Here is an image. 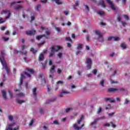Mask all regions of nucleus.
<instances>
[{"label":"nucleus","instance_id":"f257e3e1","mask_svg":"<svg viewBox=\"0 0 130 130\" xmlns=\"http://www.w3.org/2000/svg\"><path fill=\"white\" fill-rule=\"evenodd\" d=\"M1 57H0V61L3 65V69H5L7 74L9 75V74H10V68H9V67H8L7 66L6 60H5V58H4V56H5V52H4V51H1Z\"/></svg>","mask_w":130,"mask_h":130},{"label":"nucleus","instance_id":"f03ea898","mask_svg":"<svg viewBox=\"0 0 130 130\" xmlns=\"http://www.w3.org/2000/svg\"><path fill=\"white\" fill-rule=\"evenodd\" d=\"M84 119V116L81 115L80 118L77 120V123H75L73 125V127L75 130H80L82 129V128L85 125L84 124L81 125V126L80 127V124L81 122L83 121Z\"/></svg>","mask_w":130,"mask_h":130},{"label":"nucleus","instance_id":"7ed1b4c3","mask_svg":"<svg viewBox=\"0 0 130 130\" xmlns=\"http://www.w3.org/2000/svg\"><path fill=\"white\" fill-rule=\"evenodd\" d=\"M62 49V47L60 46H54L51 48V53L49 54V57L53 56L55 52H57L58 50Z\"/></svg>","mask_w":130,"mask_h":130},{"label":"nucleus","instance_id":"20e7f679","mask_svg":"<svg viewBox=\"0 0 130 130\" xmlns=\"http://www.w3.org/2000/svg\"><path fill=\"white\" fill-rule=\"evenodd\" d=\"M21 3H23L22 1H18L17 2H13L11 4V7H13L14 5L15 10H17V11H21L22 9L24 8V6L21 5H17L16 4H21Z\"/></svg>","mask_w":130,"mask_h":130},{"label":"nucleus","instance_id":"39448f33","mask_svg":"<svg viewBox=\"0 0 130 130\" xmlns=\"http://www.w3.org/2000/svg\"><path fill=\"white\" fill-rule=\"evenodd\" d=\"M6 130H19V126H17L16 123H13L8 125Z\"/></svg>","mask_w":130,"mask_h":130},{"label":"nucleus","instance_id":"423d86ee","mask_svg":"<svg viewBox=\"0 0 130 130\" xmlns=\"http://www.w3.org/2000/svg\"><path fill=\"white\" fill-rule=\"evenodd\" d=\"M95 35L98 36V38H96L95 39H97L100 41V42H103L104 41V38H103V36L100 30H95Z\"/></svg>","mask_w":130,"mask_h":130},{"label":"nucleus","instance_id":"0eeeda50","mask_svg":"<svg viewBox=\"0 0 130 130\" xmlns=\"http://www.w3.org/2000/svg\"><path fill=\"white\" fill-rule=\"evenodd\" d=\"M25 76H27V77H28V78H30L31 77V75L30 74L27 73V72H24L21 75V77H20V82L19 84V86H21L22 84H23V80L26 78Z\"/></svg>","mask_w":130,"mask_h":130},{"label":"nucleus","instance_id":"6e6552de","mask_svg":"<svg viewBox=\"0 0 130 130\" xmlns=\"http://www.w3.org/2000/svg\"><path fill=\"white\" fill-rule=\"evenodd\" d=\"M85 63L86 64L87 70H90L91 69V66L92 64V60L90 58H86Z\"/></svg>","mask_w":130,"mask_h":130},{"label":"nucleus","instance_id":"1a4fd4ad","mask_svg":"<svg viewBox=\"0 0 130 130\" xmlns=\"http://www.w3.org/2000/svg\"><path fill=\"white\" fill-rule=\"evenodd\" d=\"M25 48H27V47L26 46H21V51H20V54L27 56V55L28 54V52H27V51H24V49H25Z\"/></svg>","mask_w":130,"mask_h":130},{"label":"nucleus","instance_id":"9d476101","mask_svg":"<svg viewBox=\"0 0 130 130\" xmlns=\"http://www.w3.org/2000/svg\"><path fill=\"white\" fill-rule=\"evenodd\" d=\"M5 14H8V16L6 17L5 19H9L10 17H11V13H10V11L8 10H2L1 12V15H4Z\"/></svg>","mask_w":130,"mask_h":130},{"label":"nucleus","instance_id":"9b49d317","mask_svg":"<svg viewBox=\"0 0 130 130\" xmlns=\"http://www.w3.org/2000/svg\"><path fill=\"white\" fill-rule=\"evenodd\" d=\"M68 94H70V92L68 90H66L64 89H61L60 91V93L59 95V97H63V95H67Z\"/></svg>","mask_w":130,"mask_h":130},{"label":"nucleus","instance_id":"f8f14e48","mask_svg":"<svg viewBox=\"0 0 130 130\" xmlns=\"http://www.w3.org/2000/svg\"><path fill=\"white\" fill-rule=\"evenodd\" d=\"M106 1L108 4L110 5L112 10L115 11L116 10V8H115V5L113 4V2H112L111 0H106Z\"/></svg>","mask_w":130,"mask_h":130},{"label":"nucleus","instance_id":"ddd939ff","mask_svg":"<svg viewBox=\"0 0 130 130\" xmlns=\"http://www.w3.org/2000/svg\"><path fill=\"white\" fill-rule=\"evenodd\" d=\"M55 69V66L53 65L52 68L50 70V74L49 75V78H52L53 77V73H54V69Z\"/></svg>","mask_w":130,"mask_h":130},{"label":"nucleus","instance_id":"4468645a","mask_svg":"<svg viewBox=\"0 0 130 130\" xmlns=\"http://www.w3.org/2000/svg\"><path fill=\"white\" fill-rule=\"evenodd\" d=\"M124 89L123 88H110L108 89V92H116V91H124Z\"/></svg>","mask_w":130,"mask_h":130},{"label":"nucleus","instance_id":"2eb2a0df","mask_svg":"<svg viewBox=\"0 0 130 130\" xmlns=\"http://www.w3.org/2000/svg\"><path fill=\"white\" fill-rule=\"evenodd\" d=\"M39 79L42 81V83H44V84H45V83H46V80H45L44 75H43V74L39 75Z\"/></svg>","mask_w":130,"mask_h":130},{"label":"nucleus","instance_id":"dca6fc26","mask_svg":"<svg viewBox=\"0 0 130 130\" xmlns=\"http://www.w3.org/2000/svg\"><path fill=\"white\" fill-rule=\"evenodd\" d=\"M35 33H36V31L35 30H28L26 31V35H29L30 36H31V35H35Z\"/></svg>","mask_w":130,"mask_h":130},{"label":"nucleus","instance_id":"f3484780","mask_svg":"<svg viewBox=\"0 0 130 130\" xmlns=\"http://www.w3.org/2000/svg\"><path fill=\"white\" fill-rule=\"evenodd\" d=\"M2 93L3 94V97L5 100H7V93L6 92V90H2Z\"/></svg>","mask_w":130,"mask_h":130},{"label":"nucleus","instance_id":"a211bd4d","mask_svg":"<svg viewBox=\"0 0 130 130\" xmlns=\"http://www.w3.org/2000/svg\"><path fill=\"white\" fill-rule=\"evenodd\" d=\"M99 121V119H97V118H95L93 122H91L90 124V125H96L97 124V121Z\"/></svg>","mask_w":130,"mask_h":130},{"label":"nucleus","instance_id":"6ab92c4d","mask_svg":"<svg viewBox=\"0 0 130 130\" xmlns=\"http://www.w3.org/2000/svg\"><path fill=\"white\" fill-rule=\"evenodd\" d=\"M32 93L34 96H35V97H36L37 95V88H36V87H35L32 89Z\"/></svg>","mask_w":130,"mask_h":130},{"label":"nucleus","instance_id":"aec40b11","mask_svg":"<svg viewBox=\"0 0 130 130\" xmlns=\"http://www.w3.org/2000/svg\"><path fill=\"white\" fill-rule=\"evenodd\" d=\"M43 59H44V55H43V54L41 53L39 56V60L40 61H41L42 60H43Z\"/></svg>","mask_w":130,"mask_h":130},{"label":"nucleus","instance_id":"412c9836","mask_svg":"<svg viewBox=\"0 0 130 130\" xmlns=\"http://www.w3.org/2000/svg\"><path fill=\"white\" fill-rule=\"evenodd\" d=\"M97 14H98V15H99L100 16H104L105 12L102 11H97Z\"/></svg>","mask_w":130,"mask_h":130},{"label":"nucleus","instance_id":"4be33fe9","mask_svg":"<svg viewBox=\"0 0 130 130\" xmlns=\"http://www.w3.org/2000/svg\"><path fill=\"white\" fill-rule=\"evenodd\" d=\"M52 2H55L57 5H62V3L59 0H52Z\"/></svg>","mask_w":130,"mask_h":130},{"label":"nucleus","instance_id":"5701e85b","mask_svg":"<svg viewBox=\"0 0 130 130\" xmlns=\"http://www.w3.org/2000/svg\"><path fill=\"white\" fill-rule=\"evenodd\" d=\"M83 48V45L79 44L77 46V49L78 50H81Z\"/></svg>","mask_w":130,"mask_h":130},{"label":"nucleus","instance_id":"b1692460","mask_svg":"<svg viewBox=\"0 0 130 130\" xmlns=\"http://www.w3.org/2000/svg\"><path fill=\"white\" fill-rule=\"evenodd\" d=\"M42 37H45V38L47 39V37H46V36H45V35H43V36H38L37 37V40H39L41 39V38H42Z\"/></svg>","mask_w":130,"mask_h":130},{"label":"nucleus","instance_id":"393cba45","mask_svg":"<svg viewBox=\"0 0 130 130\" xmlns=\"http://www.w3.org/2000/svg\"><path fill=\"white\" fill-rule=\"evenodd\" d=\"M57 55L59 58H61L62 57V55H63V52H59L57 54Z\"/></svg>","mask_w":130,"mask_h":130},{"label":"nucleus","instance_id":"a878e982","mask_svg":"<svg viewBox=\"0 0 130 130\" xmlns=\"http://www.w3.org/2000/svg\"><path fill=\"white\" fill-rule=\"evenodd\" d=\"M16 102H17L18 104H22V103H25V101H23L21 100H16Z\"/></svg>","mask_w":130,"mask_h":130},{"label":"nucleus","instance_id":"bb28decb","mask_svg":"<svg viewBox=\"0 0 130 130\" xmlns=\"http://www.w3.org/2000/svg\"><path fill=\"white\" fill-rule=\"evenodd\" d=\"M7 19H4L3 18H0V24H3V23H5V22H6V20H7Z\"/></svg>","mask_w":130,"mask_h":130},{"label":"nucleus","instance_id":"cd10ccee","mask_svg":"<svg viewBox=\"0 0 130 130\" xmlns=\"http://www.w3.org/2000/svg\"><path fill=\"white\" fill-rule=\"evenodd\" d=\"M100 5L102 6L103 8H105V3H104V1H102L100 3Z\"/></svg>","mask_w":130,"mask_h":130},{"label":"nucleus","instance_id":"c85d7f7f","mask_svg":"<svg viewBox=\"0 0 130 130\" xmlns=\"http://www.w3.org/2000/svg\"><path fill=\"white\" fill-rule=\"evenodd\" d=\"M72 110H73V108H68V109H66V112L67 113H69V112H70V111H72Z\"/></svg>","mask_w":130,"mask_h":130},{"label":"nucleus","instance_id":"c756f323","mask_svg":"<svg viewBox=\"0 0 130 130\" xmlns=\"http://www.w3.org/2000/svg\"><path fill=\"white\" fill-rule=\"evenodd\" d=\"M27 71L30 73V74H33L34 73V71L32 69H30L29 68L26 69Z\"/></svg>","mask_w":130,"mask_h":130},{"label":"nucleus","instance_id":"7c9ffc66","mask_svg":"<svg viewBox=\"0 0 130 130\" xmlns=\"http://www.w3.org/2000/svg\"><path fill=\"white\" fill-rule=\"evenodd\" d=\"M121 47H122L123 49H125V48H126V45L124 43L121 44Z\"/></svg>","mask_w":130,"mask_h":130},{"label":"nucleus","instance_id":"2f4dec72","mask_svg":"<svg viewBox=\"0 0 130 130\" xmlns=\"http://www.w3.org/2000/svg\"><path fill=\"white\" fill-rule=\"evenodd\" d=\"M30 51L31 52H32V53H36V52H37V50H36V49H35L34 48H31L30 49Z\"/></svg>","mask_w":130,"mask_h":130},{"label":"nucleus","instance_id":"473e14b6","mask_svg":"<svg viewBox=\"0 0 130 130\" xmlns=\"http://www.w3.org/2000/svg\"><path fill=\"white\" fill-rule=\"evenodd\" d=\"M33 123H34V120L32 119L29 123V126H32V125H33Z\"/></svg>","mask_w":130,"mask_h":130},{"label":"nucleus","instance_id":"72a5a7b5","mask_svg":"<svg viewBox=\"0 0 130 130\" xmlns=\"http://www.w3.org/2000/svg\"><path fill=\"white\" fill-rule=\"evenodd\" d=\"M45 68H46V62H45L42 64V69H43V70H45Z\"/></svg>","mask_w":130,"mask_h":130},{"label":"nucleus","instance_id":"f704fd0d","mask_svg":"<svg viewBox=\"0 0 130 130\" xmlns=\"http://www.w3.org/2000/svg\"><path fill=\"white\" fill-rule=\"evenodd\" d=\"M109 101L111 103H114V102H115V101L114 100V99L113 98H110V100H109Z\"/></svg>","mask_w":130,"mask_h":130},{"label":"nucleus","instance_id":"c9c22d12","mask_svg":"<svg viewBox=\"0 0 130 130\" xmlns=\"http://www.w3.org/2000/svg\"><path fill=\"white\" fill-rule=\"evenodd\" d=\"M119 37H113V40L114 41H118V40H119Z\"/></svg>","mask_w":130,"mask_h":130},{"label":"nucleus","instance_id":"e433bc0d","mask_svg":"<svg viewBox=\"0 0 130 130\" xmlns=\"http://www.w3.org/2000/svg\"><path fill=\"white\" fill-rule=\"evenodd\" d=\"M66 40H67V41H69L70 42H72V39H71V38L70 37L66 38Z\"/></svg>","mask_w":130,"mask_h":130},{"label":"nucleus","instance_id":"4c0bfd02","mask_svg":"<svg viewBox=\"0 0 130 130\" xmlns=\"http://www.w3.org/2000/svg\"><path fill=\"white\" fill-rule=\"evenodd\" d=\"M100 85L102 86V87L104 86V80H102L100 82Z\"/></svg>","mask_w":130,"mask_h":130},{"label":"nucleus","instance_id":"58836bf2","mask_svg":"<svg viewBox=\"0 0 130 130\" xmlns=\"http://www.w3.org/2000/svg\"><path fill=\"white\" fill-rule=\"evenodd\" d=\"M17 96H19L20 97H23V96H25V95L23 93H20L19 94H18Z\"/></svg>","mask_w":130,"mask_h":130},{"label":"nucleus","instance_id":"ea45409f","mask_svg":"<svg viewBox=\"0 0 130 130\" xmlns=\"http://www.w3.org/2000/svg\"><path fill=\"white\" fill-rule=\"evenodd\" d=\"M40 8H41V5H39L37 6V7L36 8V9L38 11H39V9H40Z\"/></svg>","mask_w":130,"mask_h":130},{"label":"nucleus","instance_id":"a19ab883","mask_svg":"<svg viewBox=\"0 0 130 130\" xmlns=\"http://www.w3.org/2000/svg\"><path fill=\"white\" fill-rule=\"evenodd\" d=\"M8 93H9L10 96H11V97H13V92H12V91H11V90H9Z\"/></svg>","mask_w":130,"mask_h":130},{"label":"nucleus","instance_id":"79ce46f5","mask_svg":"<svg viewBox=\"0 0 130 130\" xmlns=\"http://www.w3.org/2000/svg\"><path fill=\"white\" fill-rule=\"evenodd\" d=\"M92 73L93 75H96L97 74V69H94L92 71Z\"/></svg>","mask_w":130,"mask_h":130},{"label":"nucleus","instance_id":"37998d69","mask_svg":"<svg viewBox=\"0 0 130 130\" xmlns=\"http://www.w3.org/2000/svg\"><path fill=\"white\" fill-rule=\"evenodd\" d=\"M53 123L54 124H57V125L60 124V123L58 122V121H57V120H54L53 121Z\"/></svg>","mask_w":130,"mask_h":130},{"label":"nucleus","instance_id":"c03bdc74","mask_svg":"<svg viewBox=\"0 0 130 130\" xmlns=\"http://www.w3.org/2000/svg\"><path fill=\"white\" fill-rule=\"evenodd\" d=\"M123 17L127 21H128V16L127 15H124Z\"/></svg>","mask_w":130,"mask_h":130},{"label":"nucleus","instance_id":"a18cd8bd","mask_svg":"<svg viewBox=\"0 0 130 130\" xmlns=\"http://www.w3.org/2000/svg\"><path fill=\"white\" fill-rule=\"evenodd\" d=\"M102 111V108H100L97 112V114H99V113H100V112H101Z\"/></svg>","mask_w":130,"mask_h":130},{"label":"nucleus","instance_id":"49530a36","mask_svg":"<svg viewBox=\"0 0 130 130\" xmlns=\"http://www.w3.org/2000/svg\"><path fill=\"white\" fill-rule=\"evenodd\" d=\"M55 30L57 31V32H60L61 30L60 27H55Z\"/></svg>","mask_w":130,"mask_h":130},{"label":"nucleus","instance_id":"de8ad7c7","mask_svg":"<svg viewBox=\"0 0 130 130\" xmlns=\"http://www.w3.org/2000/svg\"><path fill=\"white\" fill-rule=\"evenodd\" d=\"M105 118V116L100 117V118H96V119H99V120H100L101 119H104Z\"/></svg>","mask_w":130,"mask_h":130},{"label":"nucleus","instance_id":"09e8293b","mask_svg":"<svg viewBox=\"0 0 130 130\" xmlns=\"http://www.w3.org/2000/svg\"><path fill=\"white\" fill-rule=\"evenodd\" d=\"M104 126H110V124L108 123L104 124Z\"/></svg>","mask_w":130,"mask_h":130},{"label":"nucleus","instance_id":"8fccbe9b","mask_svg":"<svg viewBox=\"0 0 130 130\" xmlns=\"http://www.w3.org/2000/svg\"><path fill=\"white\" fill-rule=\"evenodd\" d=\"M9 119L10 120V121H12L13 120V116H9Z\"/></svg>","mask_w":130,"mask_h":130},{"label":"nucleus","instance_id":"3c124183","mask_svg":"<svg viewBox=\"0 0 130 130\" xmlns=\"http://www.w3.org/2000/svg\"><path fill=\"white\" fill-rule=\"evenodd\" d=\"M109 108H111V105H108L107 107L106 108V109L107 110V109H109Z\"/></svg>","mask_w":130,"mask_h":130},{"label":"nucleus","instance_id":"603ef678","mask_svg":"<svg viewBox=\"0 0 130 130\" xmlns=\"http://www.w3.org/2000/svg\"><path fill=\"white\" fill-rule=\"evenodd\" d=\"M112 39H113V37H110L108 38V40L109 41H110L112 40Z\"/></svg>","mask_w":130,"mask_h":130},{"label":"nucleus","instance_id":"864d4df0","mask_svg":"<svg viewBox=\"0 0 130 130\" xmlns=\"http://www.w3.org/2000/svg\"><path fill=\"white\" fill-rule=\"evenodd\" d=\"M85 10H86L87 12H89V7H88V6L85 5Z\"/></svg>","mask_w":130,"mask_h":130},{"label":"nucleus","instance_id":"5fc2aeb1","mask_svg":"<svg viewBox=\"0 0 130 130\" xmlns=\"http://www.w3.org/2000/svg\"><path fill=\"white\" fill-rule=\"evenodd\" d=\"M57 73H58V74L60 75V74H61V70H60V69H57Z\"/></svg>","mask_w":130,"mask_h":130},{"label":"nucleus","instance_id":"6e6d98bb","mask_svg":"<svg viewBox=\"0 0 130 130\" xmlns=\"http://www.w3.org/2000/svg\"><path fill=\"white\" fill-rule=\"evenodd\" d=\"M111 124H112V127H116V125H115L114 124H113V123L112 122H110Z\"/></svg>","mask_w":130,"mask_h":130},{"label":"nucleus","instance_id":"4d7b16f0","mask_svg":"<svg viewBox=\"0 0 130 130\" xmlns=\"http://www.w3.org/2000/svg\"><path fill=\"white\" fill-rule=\"evenodd\" d=\"M41 3H43L44 4H46V3H47V0H44V1L41 0Z\"/></svg>","mask_w":130,"mask_h":130},{"label":"nucleus","instance_id":"13d9d810","mask_svg":"<svg viewBox=\"0 0 130 130\" xmlns=\"http://www.w3.org/2000/svg\"><path fill=\"white\" fill-rule=\"evenodd\" d=\"M57 84H60V85H62V84H63V82L62 81H59L57 82Z\"/></svg>","mask_w":130,"mask_h":130},{"label":"nucleus","instance_id":"bf43d9fd","mask_svg":"<svg viewBox=\"0 0 130 130\" xmlns=\"http://www.w3.org/2000/svg\"><path fill=\"white\" fill-rule=\"evenodd\" d=\"M121 23H122V25L123 27H124V26H125V25H126V23H125V22L121 21Z\"/></svg>","mask_w":130,"mask_h":130},{"label":"nucleus","instance_id":"052dcab7","mask_svg":"<svg viewBox=\"0 0 130 130\" xmlns=\"http://www.w3.org/2000/svg\"><path fill=\"white\" fill-rule=\"evenodd\" d=\"M3 39H4V40H5V41H8V40H9V38L3 37Z\"/></svg>","mask_w":130,"mask_h":130},{"label":"nucleus","instance_id":"680f3d73","mask_svg":"<svg viewBox=\"0 0 130 130\" xmlns=\"http://www.w3.org/2000/svg\"><path fill=\"white\" fill-rule=\"evenodd\" d=\"M66 25H67V26H71V25H72V23H71V22L69 21L68 22H67L66 23Z\"/></svg>","mask_w":130,"mask_h":130},{"label":"nucleus","instance_id":"e2e57ef3","mask_svg":"<svg viewBox=\"0 0 130 130\" xmlns=\"http://www.w3.org/2000/svg\"><path fill=\"white\" fill-rule=\"evenodd\" d=\"M72 37L73 39H75V38H76V35H75V34H72Z\"/></svg>","mask_w":130,"mask_h":130},{"label":"nucleus","instance_id":"0e129e2a","mask_svg":"<svg viewBox=\"0 0 130 130\" xmlns=\"http://www.w3.org/2000/svg\"><path fill=\"white\" fill-rule=\"evenodd\" d=\"M25 86H26V89H28V88H29V86L28 85L27 83H25Z\"/></svg>","mask_w":130,"mask_h":130},{"label":"nucleus","instance_id":"69168bd1","mask_svg":"<svg viewBox=\"0 0 130 130\" xmlns=\"http://www.w3.org/2000/svg\"><path fill=\"white\" fill-rule=\"evenodd\" d=\"M1 29L2 31H4V30H5V29H6V26H3V27H1Z\"/></svg>","mask_w":130,"mask_h":130},{"label":"nucleus","instance_id":"338daca9","mask_svg":"<svg viewBox=\"0 0 130 130\" xmlns=\"http://www.w3.org/2000/svg\"><path fill=\"white\" fill-rule=\"evenodd\" d=\"M5 35H10V31L9 30H7L6 32H5Z\"/></svg>","mask_w":130,"mask_h":130},{"label":"nucleus","instance_id":"774afa93","mask_svg":"<svg viewBox=\"0 0 130 130\" xmlns=\"http://www.w3.org/2000/svg\"><path fill=\"white\" fill-rule=\"evenodd\" d=\"M117 20L118 22H120L121 21V18H120L119 16L117 17Z\"/></svg>","mask_w":130,"mask_h":130}]
</instances>
